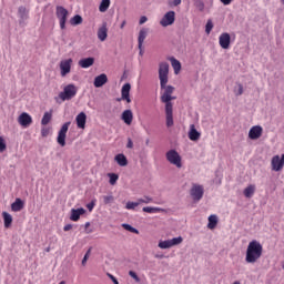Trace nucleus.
I'll return each mask as SVG.
<instances>
[{
	"mask_svg": "<svg viewBox=\"0 0 284 284\" xmlns=\"http://www.w3.org/2000/svg\"><path fill=\"white\" fill-rule=\"evenodd\" d=\"M168 74H170V64L168 62H161L159 65V79L160 88L163 90V93L160 99L162 103H165L166 128H172V125H174V106L172 104L174 87L168 85Z\"/></svg>",
	"mask_w": 284,
	"mask_h": 284,
	"instance_id": "1",
	"label": "nucleus"
},
{
	"mask_svg": "<svg viewBox=\"0 0 284 284\" xmlns=\"http://www.w3.org/2000/svg\"><path fill=\"white\" fill-rule=\"evenodd\" d=\"M262 256L263 245L261 242L256 240L251 241L246 248L245 262L254 265V263H258Z\"/></svg>",
	"mask_w": 284,
	"mask_h": 284,
	"instance_id": "2",
	"label": "nucleus"
},
{
	"mask_svg": "<svg viewBox=\"0 0 284 284\" xmlns=\"http://www.w3.org/2000/svg\"><path fill=\"white\" fill-rule=\"evenodd\" d=\"M77 92H79L77 85L68 84L64 87L63 91L59 93V99H61V101H72V99L77 97Z\"/></svg>",
	"mask_w": 284,
	"mask_h": 284,
	"instance_id": "3",
	"label": "nucleus"
},
{
	"mask_svg": "<svg viewBox=\"0 0 284 284\" xmlns=\"http://www.w3.org/2000/svg\"><path fill=\"white\" fill-rule=\"evenodd\" d=\"M55 14L60 21L61 30H65V23L68 21V14H69L68 9H65L64 7L58 6L55 8Z\"/></svg>",
	"mask_w": 284,
	"mask_h": 284,
	"instance_id": "4",
	"label": "nucleus"
},
{
	"mask_svg": "<svg viewBox=\"0 0 284 284\" xmlns=\"http://www.w3.org/2000/svg\"><path fill=\"white\" fill-rule=\"evenodd\" d=\"M71 124L72 122L70 121L65 122L58 132L57 142L59 143V145H61V148H65V136L68 134V130H70Z\"/></svg>",
	"mask_w": 284,
	"mask_h": 284,
	"instance_id": "5",
	"label": "nucleus"
},
{
	"mask_svg": "<svg viewBox=\"0 0 284 284\" xmlns=\"http://www.w3.org/2000/svg\"><path fill=\"white\" fill-rule=\"evenodd\" d=\"M166 160L171 165H176L178 168H183V164L181 163V155L176 150H170L166 152Z\"/></svg>",
	"mask_w": 284,
	"mask_h": 284,
	"instance_id": "6",
	"label": "nucleus"
},
{
	"mask_svg": "<svg viewBox=\"0 0 284 284\" xmlns=\"http://www.w3.org/2000/svg\"><path fill=\"white\" fill-rule=\"evenodd\" d=\"M176 21V12L168 11L160 21V26L162 28H168V26H172Z\"/></svg>",
	"mask_w": 284,
	"mask_h": 284,
	"instance_id": "7",
	"label": "nucleus"
},
{
	"mask_svg": "<svg viewBox=\"0 0 284 284\" xmlns=\"http://www.w3.org/2000/svg\"><path fill=\"white\" fill-rule=\"evenodd\" d=\"M203 194H205V190L203 189V185L201 184H193L191 187V196L193 201L199 202L201 199H203Z\"/></svg>",
	"mask_w": 284,
	"mask_h": 284,
	"instance_id": "8",
	"label": "nucleus"
},
{
	"mask_svg": "<svg viewBox=\"0 0 284 284\" xmlns=\"http://www.w3.org/2000/svg\"><path fill=\"white\" fill-rule=\"evenodd\" d=\"M72 70V58L60 61V74L61 77H68Z\"/></svg>",
	"mask_w": 284,
	"mask_h": 284,
	"instance_id": "9",
	"label": "nucleus"
},
{
	"mask_svg": "<svg viewBox=\"0 0 284 284\" xmlns=\"http://www.w3.org/2000/svg\"><path fill=\"white\" fill-rule=\"evenodd\" d=\"M130 90H132V85L130 83L123 84L121 89V98H118L116 101H126V103H132V99L130 98Z\"/></svg>",
	"mask_w": 284,
	"mask_h": 284,
	"instance_id": "10",
	"label": "nucleus"
},
{
	"mask_svg": "<svg viewBox=\"0 0 284 284\" xmlns=\"http://www.w3.org/2000/svg\"><path fill=\"white\" fill-rule=\"evenodd\" d=\"M261 136H263V126L261 125H255L252 126L248 131V138L252 141H256V139H261Z\"/></svg>",
	"mask_w": 284,
	"mask_h": 284,
	"instance_id": "11",
	"label": "nucleus"
},
{
	"mask_svg": "<svg viewBox=\"0 0 284 284\" xmlns=\"http://www.w3.org/2000/svg\"><path fill=\"white\" fill-rule=\"evenodd\" d=\"M18 123L22 125V128H30V125H32V116L23 112L19 115Z\"/></svg>",
	"mask_w": 284,
	"mask_h": 284,
	"instance_id": "12",
	"label": "nucleus"
},
{
	"mask_svg": "<svg viewBox=\"0 0 284 284\" xmlns=\"http://www.w3.org/2000/svg\"><path fill=\"white\" fill-rule=\"evenodd\" d=\"M284 165V154H282V158L278 155L273 156L272 159V169L274 172H281L283 170Z\"/></svg>",
	"mask_w": 284,
	"mask_h": 284,
	"instance_id": "13",
	"label": "nucleus"
},
{
	"mask_svg": "<svg viewBox=\"0 0 284 284\" xmlns=\"http://www.w3.org/2000/svg\"><path fill=\"white\" fill-rule=\"evenodd\" d=\"M231 41H232V38L227 32L222 33L219 38V43L223 50H230Z\"/></svg>",
	"mask_w": 284,
	"mask_h": 284,
	"instance_id": "14",
	"label": "nucleus"
},
{
	"mask_svg": "<svg viewBox=\"0 0 284 284\" xmlns=\"http://www.w3.org/2000/svg\"><path fill=\"white\" fill-rule=\"evenodd\" d=\"M121 119L126 125H132V121L134 120V113H132V110L130 109L124 110L122 112Z\"/></svg>",
	"mask_w": 284,
	"mask_h": 284,
	"instance_id": "15",
	"label": "nucleus"
},
{
	"mask_svg": "<svg viewBox=\"0 0 284 284\" xmlns=\"http://www.w3.org/2000/svg\"><path fill=\"white\" fill-rule=\"evenodd\" d=\"M75 121L80 130H85V122L88 121V115H85V112H80L77 115Z\"/></svg>",
	"mask_w": 284,
	"mask_h": 284,
	"instance_id": "16",
	"label": "nucleus"
},
{
	"mask_svg": "<svg viewBox=\"0 0 284 284\" xmlns=\"http://www.w3.org/2000/svg\"><path fill=\"white\" fill-rule=\"evenodd\" d=\"M108 83V75L105 73H102L94 78L93 85L94 88H103Z\"/></svg>",
	"mask_w": 284,
	"mask_h": 284,
	"instance_id": "17",
	"label": "nucleus"
},
{
	"mask_svg": "<svg viewBox=\"0 0 284 284\" xmlns=\"http://www.w3.org/2000/svg\"><path fill=\"white\" fill-rule=\"evenodd\" d=\"M98 39L100 41L108 39V22H103L101 28L98 29Z\"/></svg>",
	"mask_w": 284,
	"mask_h": 284,
	"instance_id": "18",
	"label": "nucleus"
},
{
	"mask_svg": "<svg viewBox=\"0 0 284 284\" xmlns=\"http://www.w3.org/2000/svg\"><path fill=\"white\" fill-rule=\"evenodd\" d=\"M85 213V209L80 207V209H72L71 210V215H70V221H79L81 219V215Z\"/></svg>",
	"mask_w": 284,
	"mask_h": 284,
	"instance_id": "19",
	"label": "nucleus"
},
{
	"mask_svg": "<svg viewBox=\"0 0 284 284\" xmlns=\"http://www.w3.org/2000/svg\"><path fill=\"white\" fill-rule=\"evenodd\" d=\"M189 139L190 141H199V139H201V132L196 131V126L194 124L190 125Z\"/></svg>",
	"mask_w": 284,
	"mask_h": 284,
	"instance_id": "20",
	"label": "nucleus"
},
{
	"mask_svg": "<svg viewBox=\"0 0 284 284\" xmlns=\"http://www.w3.org/2000/svg\"><path fill=\"white\" fill-rule=\"evenodd\" d=\"M78 64L80 65V68H92V65H94V58H84L79 60Z\"/></svg>",
	"mask_w": 284,
	"mask_h": 284,
	"instance_id": "21",
	"label": "nucleus"
},
{
	"mask_svg": "<svg viewBox=\"0 0 284 284\" xmlns=\"http://www.w3.org/2000/svg\"><path fill=\"white\" fill-rule=\"evenodd\" d=\"M146 38H148V29L140 30L139 37H138V48H139V50H141V48H143V41H145Z\"/></svg>",
	"mask_w": 284,
	"mask_h": 284,
	"instance_id": "22",
	"label": "nucleus"
},
{
	"mask_svg": "<svg viewBox=\"0 0 284 284\" xmlns=\"http://www.w3.org/2000/svg\"><path fill=\"white\" fill-rule=\"evenodd\" d=\"M114 161L120 165V168H125L128 165V158L123 153L115 155Z\"/></svg>",
	"mask_w": 284,
	"mask_h": 284,
	"instance_id": "23",
	"label": "nucleus"
},
{
	"mask_svg": "<svg viewBox=\"0 0 284 284\" xmlns=\"http://www.w3.org/2000/svg\"><path fill=\"white\" fill-rule=\"evenodd\" d=\"M24 203L23 200L17 197L16 201L11 204L12 212H21L23 210Z\"/></svg>",
	"mask_w": 284,
	"mask_h": 284,
	"instance_id": "24",
	"label": "nucleus"
},
{
	"mask_svg": "<svg viewBox=\"0 0 284 284\" xmlns=\"http://www.w3.org/2000/svg\"><path fill=\"white\" fill-rule=\"evenodd\" d=\"M254 192H256V186L254 184H250L244 189L243 194L246 199H252V196H254Z\"/></svg>",
	"mask_w": 284,
	"mask_h": 284,
	"instance_id": "25",
	"label": "nucleus"
},
{
	"mask_svg": "<svg viewBox=\"0 0 284 284\" xmlns=\"http://www.w3.org/2000/svg\"><path fill=\"white\" fill-rule=\"evenodd\" d=\"M142 212H146V214H156L159 212H165L164 209L155 207V206H144Z\"/></svg>",
	"mask_w": 284,
	"mask_h": 284,
	"instance_id": "26",
	"label": "nucleus"
},
{
	"mask_svg": "<svg viewBox=\"0 0 284 284\" xmlns=\"http://www.w3.org/2000/svg\"><path fill=\"white\" fill-rule=\"evenodd\" d=\"M171 61V65L174 70L175 74H179V72H181V62L179 60H176V58H170Z\"/></svg>",
	"mask_w": 284,
	"mask_h": 284,
	"instance_id": "27",
	"label": "nucleus"
},
{
	"mask_svg": "<svg viewBox=\"0 0 284 284\" xmlns=\"http://www.w3.org/2000/svg\"><path fill=\"white\" fill-rule=\"evenodd\" d=\"M217 224H219V217L216 215H210L209 224H207L209 230H214V227H216Z\"/></svg>",
	"mask_w": 284,
	"mask_h": 284,
	"instance_id": "28",
	"label": "nucleus"
},
{
	"mask_svg": "<svg viewBox=\"0 0 284 284\" xmlns=\"http://www.w3.org/2000/svg\"><path fill=\"white\" fill-rule=\"evenodd\" d=\"M3 221H4V227H10L12 225V215L8 212H2Z\"/></svg>",
	"mask_w": 284,
	"mask_h": 284,
	"instance_id": "29",
	"label": "nucleus"
},
{
	"mask_svg": "<svg viewBox=\"0 0 284 284\" xmlns=\"http://www.w3.org/2000/svg\"><path fill=\"white\" fill-rule=\"evenodd\" d=\"M18 14H19L21 21H27V19H28V9H26V7H19Z\"/></svg>",
	"mask_w": 284,
	"mask_h": 284,
	"instance_id": "30",
	"label": "nucleus"
},
{
	"mask_svg": "<svg viewBox=\"0 0 284 284\" xmlns=\"http://www.w3.org/2000/svg\"><path fill=\"white\" fill-rule=\"evenodd\" d=\"M52 121V112H44L42 120H41V125H48Z\"/></svg>",
	"mask_w": 284,
	"mask_h": 284,
	"instance_id": "31",
	"label": "nucleus"
},
{
	"mask_svg": "<svg viewBox=\"0 0 284 284\" xmlns=\"http://www.w3.org/2000/svg\"><path fill=\"white\" fill-rule=\"evenodd\" d=\"M193 1V6L200 11L203 12V10H205V2H203V0H192Z\"/></svg>",
	"mask_w": 284,
	"mask_h": 284,
	"instance_id": "32",
	"label": "nucleus"
},
{
	"mask_svg": "<svg viewBox=\"0 0 284 284\" xmlns=\"http://www.w3.org/2000/svg\"><path fill=\"white\" fill-rule=\"evenodd\" d=\"M71 26H81L83 23V18L79 14H75L73 18L70 20Z\"/></svg>",
	"mask_w": 284,
	"mask_h": 284,
	"instance_id": "33",
	"label": "nucleus"
},
{
	"mask_svg": "<svg viewBox=\"0 0 284 284\" xmlns=\"http://www.w3.org/2000/svg\"><path fill=\"white\" fill-rule=\"evenodd\" d=\"M102 201H103L104 205H112V203H114V195H112V194L103 195Z\"/></svg>",
	"mask_w": 284,
	"mask_h": 284,
	"instance_id": "34",
	"label": "nucleus"
},
{
	"mask_svg": "<svg viewBox=\"0 0 284 284\" xmlns=\"http://www.w3.org/2000/svg\"><path fill=\"white\" fill-rule=\"evenodd\" d=\"M108 8H110V0H102L99 7L100 12H108Z\"/></svg>",
	"mask_w": 284,
	"mask_h": 284,
	"instance_id": "35",
	"label": "nucleus"
},
{
	"mask_svg": "<svg viewBox=\"0 0 284 284\" xmlns=\"http://www.w3.org/2000/svg\"><path fill=\"white\" fill-rule=\"evenodd\" d=\"M158 247H160V250H170V247H172V244L170 240L161 241L159 242Z\"/></svg>",
	"mask_w": 284,
	"mask_h": 284,
	"instance_id": "36",
	"label": "nucleus"
},
{
	"mask_svg": "<svg viewBox=\"0 0 284 284\" xmlns=\"http://www.w3.org/2000/svg\"><path fill=\"white\" fill-rule=\"evenodd\" d=\"M169 242L171 243V247H174V245H181L183 243V237L182 236L173 237L169 240Z\"/></svg>",
	"mask_w": 284,
	"mask_h": 284,
	"instance_id": "37",
	"label": "nucleus"
},
{
	"mask_svg": "<svg viewBox=\"0 0 284 284\" xmlns=\"http://www.w3.org/2000/svg\"><path fill=\"white\" fill-rule=\"evenodd\" d=\"M152 201H154V199H152L148 195H144L143 197L138 199L139 205H141V203H144L145 205H148L149 203H152Z\"/></svg>",
	"mask_w": 284,
	"mask_h": 284,
	"instance_id": "38",
	"label": "nucleus"
},
{
	"mask_svg": "<svg viewBox=\"0 0 284 284\" xmlns=\"http://www.w3.org/2000/svg\"><path fill=\"white\" fill-rule=\"evenodd\" d=\"M109 183L111 185H116V181H119V175L116 173H109Z\"/></svg>",
	"mask_w": 284,
	"mask_h": 284,
	"instance_id": "39",
	"label": "nucleus"
},
{
	"mask_svg": "<svg viewBox=\"0 0 284 284\" xmlns=\"http://www.w3.org/2000/svg\"><path fill=\"white\" fill-rule=\"evenodd\" d=\"M122 227L126 230V232H132V234H139V230L130 224H122Z\"/></svg>",
	"mask_w": 284,
	"mask_h": 284,
	"instance_id": "40",
	"label": "nucleus"
},
{
	"mask_svg": "<svg viewBox=\"0 0 284 284\" xmlns=\"http://www.w3.org/2000/svg\"><path fill=\"white\" fill-rule=\"evenodd\" d=\"M235 97H241L243 94V84L237 83V87L234 88Z\"/></svg>",
	"mask_w": 284,
	"mask_h": 284,
	"instance_id": "41",
	"label": "nucleus"
},
{
	"mask_svg": "<svg viewBox=\"0 0 284 284\" xmlns=\"http://www.w3.org/2000/svg\"><path fill=\"white\" fill-rule=\"evenodd\" d=\"M139 201L136 202H128L126 205H125V209L126 210H135L136 207H139Z\"/></svg>",
	"mask_w": 284,
	"mask_h": 284,
	"instance_id": "42",
	"label": "nucleus"
},
{
	"mask_svg": "<svg viewBox=\"0 0 284 284\" xmlns=\"http://www.w3.org/2000/svg\"><path fill=\"white\" fill-rule=\"evenodd\" d=\"M213 28H214V23L212 22V20H207L206 26H205L206 34H210V32H212Z\"/></svg>",
	"mask_w": 284,
	"mask_h": 284,
	"instance_id": "43",
	"label": "nucleus"
},
{
	"mask_svg": "<svg viewBox=\"0 0 284 284\" xmlns=\"http://www.w3.org/2000/svg\"><path fill=\"white\" fill-rule=\"evenodd\" d=\"M129 276H131V278H134L135 283H141V278L139 277V275H136V272L130 271Z\"/></svg>",
	"mask_w": 284,
	"mask_h": 284,
	"instance_id": "44",
	"label": "nucleus"
},
{
	"mask_svg": "<svg viewBox=\"0 0 284 284\" xmlns=\"http://www.w3.org/2000/svg\"><path fill=\"white\" fill-rule=\"evenodd\" d=\"M94 205H97V199H93L89 204H87V209L89 212H92L94 210Z\"/></svg>",
	"mask_w": 284,
	"mask_h": 284,
	"instance_id": "45",
	"label": "nucleus"
},
{
	"mask_svg": "<svg viewBox=\"0 0 284 284\" xmlns=\"http://www.w3.org/2000/svg\"><path fill=\"white\" fill-rule=\"evenodd\" d=\"M92 252V248H89L82 258V265H85L88 263V260L90 258V253Z\"/></svg>",
	"mask_w": 284,
	"mask_h": 284,
	"instance_id": "46",
	"label": "nucleus"
},
{
	"mask_svg": "<svg viewBox=\"0 0 284 284\" xmlns=\"http://www.w3.org/2000/svg\"><path fill=\"white\" fill-rule=\"evenodd\" d=\"M169 6L170 8H176L178 6H181V0H170Z\"/></svg>",
	"mask_w": 284,
	"mask_h": 284,
	"instance_id": "47",
	"label": "nucleus"
},
{
	"mask_svg": "<svg viewBox=\"0 0 284 284\" xmlns=\"http://www.w3.org/2000/svg\"><path fill=\"white\" fill-rule=\"evenodd\" d=\"M6 140H3V138L0 136V152H6Z\"/></svg>",
	"mask_w": 284,
	"mask_h": 284,
	"instance_id": "48",
	"label": "nucleus"
},
{
	"mask_svg": "<svg viewBox=\"0 0 284 284\" xmlns=\"http://www.w3.org/2000/svg\"><path fill=\"white\" fill-rule=\"evenodd\" d=\"M126 148H128L129 150H132V148H134V142H132V139H131V138H128Z\"/></svg>",
	"mask_w": 284,
	"mask_h": 284,
	"instance_id": "49",
	"label": "nucleus"
},
{
	"mask_svg": "<svg viewBox=\"0 0 284 284\" xmlns=\"http://www.w3.org/2000/svg\"><path fill=\"white\" fill-rule=\"evenodd\" d=\"M106 276H109V278L112 281V283L119 284V280H116V277H114V275L108 273Z\"/></svg>",
	"mask_w": 284,
	"mask_h": 284,
	"instance_id": "50",
	"label": "nucleus"
},
{
	"mask_svg": "<svg viewBox=\"0 0 284 284\" xmlns=\"http://www.w3.org/2000/svg\"><path fill=\"white\" fill-rule=\"evenodd\" d=\"M148 22V17H145V16H142L141 18H140V26H143V23H146Z\"/></svg>",
	"mask_w": 284,
	"mask_h": 284,
	"instance_id": "51",
	"label": "nucleus"
},
{
	"mask_svg": "<svg viewBox=\"0 0 284 284\" xmlns=\"http://www.w3.org/2000/svg\"><path fill=\"white\" fill-rule=\"evenodd\" d=\"M64 232H70V230H72V224H67L63 227Z\"/></svg>",
	"mask_w": 284,
	"mask_h": 284,
	"instance_id": "52",
	"label": "nucleus"
},
{
	"mask_svg": "<svg viewBox=\"0 0 284 284\" xmlns=\"http://www.w3.org/2000/svg\"><path fill=\"white\" fill-rule=\"evenodd\" d=\"M223 6H230L232 3V0H220Z\"/></svg>",
	"mask_w": 284,
	"mask_h": 284,
	"instance_id": "53",
	"label": "nucleus"
},
{
	"mask_svg": "<svg viewBox=\"0 0 284 284\" xmlns=\"http://www.w3.org/2000/svg\"><path fill=\"white\" fill-rule=\"evenodd\" d=\"M41 134H42V136H48V130L42 129V130H41Z\"/></svg>",
	"mask_w": 284,
	"mask_h": 284,
	"instance_id": "54",
	"label": "nucleus"
},
{
	"mask_svg": "<svg viewBox=\"0 0 284 284\" xmlns=\"http://www.w3.org/2000/svg\"><path fill=\"white\" fill-rule=\"evenodd\" d=\"M125 20L124 21H122V23H121V26H120V28H121V30H123V28H125Z\"/></svg>",
	"mask_w": 284,
	"mask_h": 284,
	"instance_id": "55",
	"label": "nucleus"
},
{
	"mask_svg": "<svg viewBox=\"0 0 284 284\" xmlns=\"http://www.w3.org/2000/svg\"><path fill=\"white\" fill-rule=\"evenodd\" d=\"M89 226H90V222H87V223L84 224V227L88 229Z\"/></svg>",
	"mask_w": 284,
	"mask_h": 284,
	"instance_id": "56",
	"label": "nucleus"
},
{
	"mask_svg": "<svg viewBox=\"0 0 284 284\" xmlns=\"http://www.w3.org/2000/svg\"><path fill=\"white\" fill-rule=\"evenodd\" d=\"M145 145H150V139L145 141Z\"/></svg>",
	"mask_w": 284,
	"mask_h": 284,
	"instance_id": "57",
	"label": "nucleus"
},
{
	"mask_svg": "<svg viewBox=\"0 0 284 284\" xmlns=\"http://www.w3.org/2000/svg\"><path fill=\"white\" fill-rule=\"evenodd\" d=\"M140 55H143V48L140 49Z\"/></svg>",
	"mask_w": 284,
	"mask_h": 284,
	"instance_id": "58",
	"label": "nucleus"
},
{
	"mask_svg": "<svg viewBox=\"0 0 284 284\" xmlns=\"http://www.w3.org/2000/svg\"><path fill=\"white\" fill-rule=\"evenodd\" d=\"M59 284H65V281H61Z\"/></svg>",
	"mask_w": 284,
	"mask_h": 284,
	"instance_id": "59",
	"label": "nucleus"
},
{
	"mask_svg": "<svg viewBox=\"0 0 284 284\" xmlns=\"http://www.w3.org/2000/svg\"><path fill=\"white\" fill-rule=\"evenodd\" d=\"M174 99H176V97H172V101H174Z\"/></svg>",
	"mask_w": 284,
	"mask_h": 284,
	"instance_id": "60",
	"label": "nucleus"
},
{
	"mask_svg": "<svg viewBox=\"0 0 284 284\" xmlns=\"http://www.w3.org/2000/svg\"><path fill=\"white\" fill-rule=\"evenodd\" d=\"M47 252H50V248H47Z\"/></svg>",
	"mask_w": 284,
	"mask_h": 284,
	"instance_id": "61",
	"label": "nucleus"
},
{
	"mask_svg": "<svg viewBox=\"0 0 284 284\" xmlns=\"http://www.w3.org/2000/svg\"><path fill=\"white\" fill-rule=\"evenodd\" d=\"M282 3H284V0H282Z\"/></svg>",
	"mask_w": 284,
	"mask_h": 284,
	"instance_id": "62",
	"label": "nucleus"
},
{
	"mask_svg": "<svg viewBox=\"0 0 284 284\" xmlns=\"http://www.w3.org/2000/svg\"><path fill=\"white\" fill-rule=\"evenodd\" d=\"M283 270H284V265H283Z\"/></svg>",
	"mask_w": 284,
	"mask_h": 284,
	"instance_id": "63",
	"label": "nucleus"
}]
</instances>
